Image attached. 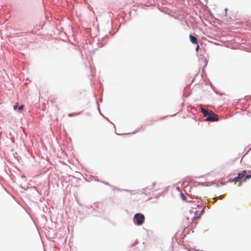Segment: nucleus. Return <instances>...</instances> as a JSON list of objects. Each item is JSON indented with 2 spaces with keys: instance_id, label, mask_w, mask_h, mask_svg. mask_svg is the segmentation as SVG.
<instances>
[{
  "instance_id": "nucleus-1",
  "label": "nucleus",
  "mask_w": 251,
  "mask_h": 251,
  "mask_svg": "<svg viewBox=\"0 0 251 251\" xmlns=\"http://www.w3.org/2000/svg\"><path fill=\"white\" fill-rule=\"evenodd\" d=\"M205 121H218V116L215 114L212 111L209 110L208 114H207Z\"/></svg>"
},
{
  "instance_id": "nucleus-2",
  "label": "nucleus",
  "mask_w": 251,
  "mask_h": 251,
  "mask_svg": "<svg viewBox=\"0 0 251 251\" xmlns=\"http://www.w3.org/2000/svg\"><path fill=\"white\" fill-rule=\"evenodd\" d=\"M133 221L137 225H141V214L140 213L136 214L134 217Z\"/></svg>"
},
{
  "instance_id": "nucleus-3",
  "label": "nucleus",
  "mask_w": 251,
  "mask_h": 251,
  "mask_svg": "<svg viewBox=\"0 0 251 251\" xmlns=\"http://www.w3.org/2000/svg\"><path fill=\"white\" fill-rule=\"evenodd\" d=\"M204 210V209H202L201 211H199L198 210H197L194 213V217H193V220H196L200 218L201 214L203 213V211Z\"/></svg>"
},
{
  "instance_id": "nucleus-4",
  "label": "nucleus",
  "mask_w": 251,
  "mask_h": 251,
  "mask_svg": "<svg viewBox=\"0 0 251 251\" xmlns=\"http://www.w3.org/2000/svg\"><path fill=\"white\" fill-rule=\"evenodd\" d=\"M189 38L191 42L193 44H197L198 43V39L196 36H194L192 35H189Z\"/></svg>"
},
{
  "instance_id": "nucleus-5",
  "label": "nucleus",
  "mask_w": 251,
  "mask_h": 251,
  "mask_svg": "<svg viewBox=\"0 0 251 251\" xmlns=\"http://www.w3.org/2000/svg\"><path fill=\"white\" fill-rule=\"evenodd\" d=\"M247 173V171L246 170L243 171L241 173L238 174V177L240 179L243 178L245 176V174Z\"/></svg>"
},
{
  "instance_id": "nucleus-6",
  "label": "nucleus",
  "mask_w": 251,
  "mask_h": 251,
  "mask_svg": "<svg viewBox=\"0 0 251 251\" xmlns=\"http://www.w3.org/2000/svg\"><path fill=\"white\" fill-rule=\"evenodd\" d=\"M201 112L203 113L204 116H206L208 114L209 111L203 108L201 106Z\"/></svg>"
},
{
  "instance_id": "nucleus-7",
  "label": "nucleus",
  "mask_w": 251,
  "mask_h": 251,
  "mask_svg": "<svg viewBox=\"0 0 251 251\" xmlns=\"http://www.w3.org/2000/svg\"><path fill=\"white\" fill-rule=\"evenodd\" d=\"M222 196H220L219 197H215V198H213L212 199V201H208V202L214 203V202H216L217 200L218 199H222Z\"/></svg>"
},
{
  "instance_id": "nucleus-8",
  "label": "nucleus",
  "mask_w": 251,
  "mask_h": 251,
  "mask_svg": "<svg viewBox=\"0 0 251 251\" xmlns=\"http://www.w3.org/2000/svg\"><path fill=\"white\" fill-rule=\"evenodd\" d=\"M180 195L181 198L182 199V200H183L184 201L190 202L189 201H186V196L184 194H183L182 193H180Z\"/></svg>"
},
{
  "instance_id": "nucleus-9",
  "label": "nucleus",
  "mask_w": 251,
  "mask_h": 251,
  "mask_svg": "<svg viewBox=\"0 0 251 251\" xmlns=\"http://www.w3.org/2000/svg\"><path fill=\"white\" fill-rule=\"evenodd\" d=\"M239 180H240V179L239 178V177L238 176H236V177H234V178H233L232 180H230V181L231 182H234L235 183H236Z\"/></svg>"
},
{
  "instance_id": "nucleus-10",
  "label": "nucleus",
  "mask_w": 251,
  "mask_h": 251,
  "mask_svg": "<svg viewBox=\"0 0 251 251\" xmlns=\"http://www.w3.org/2000/svg\"><path fill=\"white\" fill-rule=\"evenodd\" d=\"M80 113V112H79V113H71V114H69L68 116H70V117L75 116H77V115H79Z\"/></svg>"
},
{
  "instance_id": "nucleus-11",
  "label": "nucleus",
  "mask_w": 251,
  "mask_h": 251,
  "mask_svg": "<svg viewBox=\"0 0 251 251\" xmlns=\"http://www.w3.org/2000/svg\"><path fill=\"white\" fill-rule=\"evenodd\" d=\"M251 178V175H247L246 176L245 178L244 179V181H246L247 180Z\"/></svg>"
},
{
  "instance_id": "nucleus-12",
  "label": "nucleus",
  "mask_w": 251,
  "mask_h": 251,
  "mask_svg": "<svg viewBox=\"0 0 251 251\" xmlns=\"http://www.w3.org/2000/svg\"><path fill=\"white\" fill-rule=\"evenodd\" d=\"M24 107H25V106L24 105H22L21 106H20L18 107V109H19V110H22Z\"/></svg>"
},
{
  "instance_id": "nucleus-13",
  "label": "nucleus",
  "mask_w": 251,
  "mask_h": 251,
  "mask_svg": "<svg viewBox=\"0 0 251 251\" xmlns=\"http://www.w3.org/2000/svg\"><path fill=\"white\" fill-rule=\"evenodd\" d=\"M196 44H197V47L196 48V50L197 51H198L200 47H199V45H198V43H197Z\"/></svg>"
},
{
  "instance_id": "nucleus-14",
  "label": "nucleus",
  "mask_w": 251,
  "mask_h": 251,
  "mask_svg": "<svg viewBox=\"0 0 251 251\" xmlns=\"http://www.w3.org/2000/svg\"><path fill=\"white\" fill-rule=\"evenodd\" d=\"M17 108H18V104H17V103H16V104L14 106L13 108L15 110H16L17 109Z\"/></svg>"
},
{
  "instance_id": "nucleus-15",
  "label": "nucleus",
  "mask_w": 251,
  "mask_h": 251,
  "mask_svg": "<svg viewBox=\"0 0 251 251\" xmlns=\"http://www.w3.org/2000/svg\"><path fill=\"white\" fill-rule=\"evenodd\" d=\"M144 218H144V215H142V223H143V221H144Z\"/></svg>"
},
{
  "instance_id": "nucleus-16",
  "label": "nucleus",
  "mask_w": 251,
  "mask_h": 251,
  "mask_svg": "<svg viewBox=\"0 0 251 251\" xmlns=\"http://www.w3.org/2000/svg\"><path fill=\"white\" fill-rule=\"evenodd\" d=\"M241 182H240V183H239V184H238V186H241Z\"/></svg>"
}]
</instances>
